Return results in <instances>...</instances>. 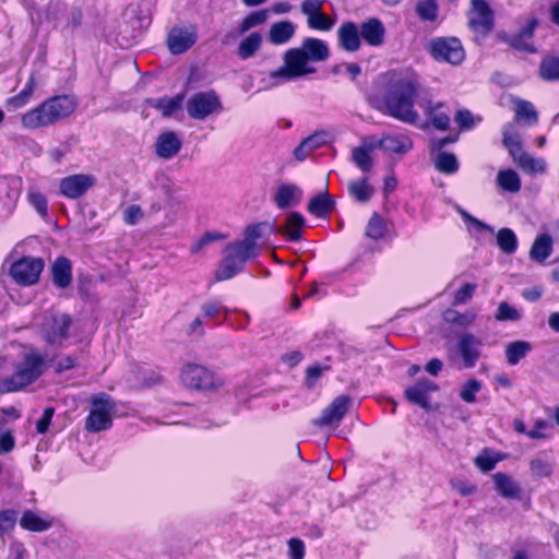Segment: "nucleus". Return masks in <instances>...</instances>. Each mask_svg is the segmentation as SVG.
Masks as SVG:
<instances>
[{"label":"nucleus","instance_id":"nucleus-53","mask_svg":"<svg viewBox=\"0 0 559 559\" xmlns=\"http://www.w3.org/2000/svg\"><path fill=\"white\" fill-rule=\"evenodd\" d=\"M263 224L248 226L245 230V237L238 241L240 245L252 248L253 252L258 253L257 241L261 238V227Z\"/></svg>","mask_w":559,"mask_h":559},{"label":"nucleus","instance_id":"nucleus-36","mask_svg":"<svg viewBox=\"0 0 559 559\" xmlns=\"http://www.w3.org/2000/svg\"><path fill=\"white\" fill-rule=\"evenodd\" d=\"M262 35L258 32L250 33L247 37H245L239 46L237 53L240 59L247 60L253 57L261 48L262 45Z\"/></svg>","mask_w":559,"mask_h":559},{"label":"nucleus","instance_id":"nucleus-29","mask_svg":"<svg viewBox=\"0 0 559 559\" xmlns=\"http://www.w3.org/2000/svg\"><path fill=\"white\" fill-rule=\"evenodd\" d=\"M377 148L385 152L403 154L412 148V141L405 135H385L379 141H373Z\"/></svg>","mask_w":559,"mask_h":559},{"label":"nucleus","instance_id":"nucleus-49","mask_svg":"<svg viewBox=\"0 0 559 559\" xmlns=\"http://www.w3.org/2000/svg\"><path fill=\"white\" fill-rule=\"evenodd\" d=\"M540 76L546 81L559 80V58L546 57L539 66Z\"/></svg>","mask_w":559,"mask_h":559},{"label":"nucleus","instance_id":"nucleus-62","mask_svg":"<svg viewBox=\"0 0 559 559\" xmlns=\"http://www.w3.org/2000/svg\"><path fill=\"white\" fill-rule=\"evenodd\" d=\"M9 558L10 559H27L28 558V551L22 542L15 540L10 544Z\"/></svg>","mask_w":559,"mask_h":559},{"label":"nucleus","instance_id":"nucleus-32","mask_svg":"<svg viewBox=\"0 0 559 559\" xmlns=\"http://www.w3.org/2000/svg\"><path fill=\"white\" fill-rule=\"evenodd\" d=\"M301 198V190L294 185H282L277 188L274 201L278 209H287L298 203Z\"/></svg>","mask_w":559,"mask_h":559},{"label":"nucleus","instance_id":"nucleus-10","mask_svg":"<svg viewBox=\"0 0 559 559\" xmlns=\"http://www.w3.org/2000/svg\"><path fill=\"white\" fill-rule=\"evenodd\" d=\"M186 110L190 118L205 120L214 114H219L223 106L219 96L214 91L199 92L189 97Z\"/></svg>","mask_w":559,"mask_h":559},{"label":"nucleus","instance_id":"nucleus-59","mask_svg":"<svg viewBox=\"0 0 559 559\" xmlns=\"http://www.w3.org/2000/svg\"><path fill=\"white\" fill-rule=\"evenodd\" d=\"M17 512L11 509L0 512V531H8L14 527Z\"/></svg>","mask_w":559,"mask_h":559},{"label":"nucleus","instance_id":"nucleus-5","mask_svg":"<svg viewBox=\"0 0 559 559\" xmlns=\"http://www.w3.org/2000/svg\"><path fill=\"white\" fill-rule=\"evenodd\" d=\"M46 362L41 355L28 353L23 364L17 367L13 374L0 379V392H16L36 381L45 371Z\"/></svg>","mask_w":559,"mask_h":559},{"label":"nucleus","instance_id":"nucleus-14","mask_svg":"<svg viewBox=\"0 0 559 559\" xmlns=\"http://www.w3.org/2000/svg\"><path fill=\"white\" fill-rule=\"evenodd\" d=\"M323 0H304L300 11L307 16L309 28L320 32H329L335 25V20L322 11Z\"/></svg>","mask_w":559,"mask_h":559},{"label":"nucleus","instance_id":"nucleus-8","mask_svg":"<svg viewBox=\"0 0 559 559\" xmlns=\"http://www.w3.org/2000/svg\"><path fill=\"white\" fill-rule=\"evenodd\" d=\"M181 383L191 390H216L224 385V380L210 369L198 364H186L180 371Z\"/></svg>","mask_w":559,"mask_h":559},{"label":"nucleus","instance_id":"nucleus-17","mask_svg":"<svg viewBox=\"0 0 559 559\" xmlns=\"http://www.w3.org/2000/svg\"><path fill=\"white\" fill-rule=\"evenodd\" d=\"M350 404L352 400L347 395L335 397L332 403L323 409L322 415L313 420V424L319 427H337L347 414Z\"/></svg>","mask_w":559,"mask_h":559},{"label":"nucleus","instance_id":"nucleus-39","mask_svg":"<svg viewBox=\"0 0 559 559\" xmlns=\"http://www.w3.org/2000/svg\"><path fill=\"white\" fill-rule=\"evenodd\" d=\"M347 189L349 195L360 203L368 202L374 192L367 178L352 180L348 182Z\"/></svg>","mask_w":559,"mask_h":559},{"label":"nucleus","instance_id":"nucleus-38","mask_svg":"<svg viewBox=\"0 0 559 559\" xmlns=\"http://www.w3.org/2000/svg\"><path fill=\"white\" fill-rule=\"evenodd\" d=\"M537 21L531 20L527 23V25L521 29L519 34L512 37L510 41L511 46L519 50L535 52V48L530 43V39L533 37Z\"/></svg>","mask_w":559,"mask_h":559},{"label":"nucleus","instance_id":"nucleus-6","mask_svg":"<svg viewBox=\"0 0 559 559\" xmlns=\"http://www.w3.org/2000/svg\"><path fill=\"white\" fill-rule=\"evenodd\" d=\"M257 255L252 248L242 246L237 241L228 243L225 248L224 259L215 273V280L222 282L234 277L243 270L249 260Z\"/></svg>","mask_w":559,"mask_h":559},{"label":"nucleus","instance_id":"nucleus-23","mask_svg":"<svg viewBox=\"0 0 559 559\" xmlns=\"http://www.w3.org/2000/svg\"><path fill=\"white\" fill-rule=\"evenodd\" d=\"M197 36L193 32L182 28H174L167 39L168 48L174 55L187 51L195 43Z\"/></svg>","mask_w":559,"mask_h":559},{"label":"nucleus","instance_id":"nucleus-18","mask_svg":"<svg viewBox=\"0 0 559 559\" xmlns=\"http://www.w3.org/2000/svg\"><path fill=\"white\" fill-rule=\"evenodd\" d=\"M469 25L475 31L489 33L493 26V14L487 2L484 0H473L469 12Z\"/></svg>","mask_w":559,"mask_h":559},{"label":"nucleus","instance_id":"nucleus-7","mask_svg":"<svg viewBox=\"0 0 559 559\" xmlns=\"http://www.w3.org/2000/svg\"><path fill=\"white\" fill-rule=\"evenodd\" d=\"M91 403L92 408L85 420V429L91 432L108 430L112 426L115 402L108 394L100 393L92 396Z\"/></svg>","mask_w":559,"mask_h":559},{"label":"nucleus","instance_id":"nucleus-16","mask_svg":"<svg viewBox=\"0 0 559 559\" xmlns=\"http://www.w3.org/2000/svg\"><path fill=\"white\" fill-rule=\"evenodd\" d=\"M418 106L435 129L440 131L449 129L451 110L444 103L435 102L429 97H419Z\"/></svg>","mask_w":559,"mask_h":559},{"label":"nucleus","instance_id":"nucleus-9","mask_svg":"<svg viewBox=\"0 0 559 559\" xmlns=\"http://www.w3.org/2000/svg\"><path fill=\"white\" fill-rule=\"evenodd\" d=\"M72 318L62 312L49 313L40 325L41 338L52 347L61 348L70 337Z\"/></svg>","mask_w":559,"mask_h":559},{"label":"nucleus","instance_id":"nucleus-57","mask_svg":"<svg viewBox=\"0 0 559 559\" xmlns=\"http://www.w3.org/2000/svg\"><path fill=\"white\" fill-rule=\"evenodd\" d=\"M476 285L466 283L454 295V305H462L467 302L474 295Z\"/></svg>","mask_w":559,"mask_h":559},{"label":"nucleus","instance_id":"nucleus-50","mask_svg":"<svg viewBox=\"0 0 559 559\" xmlns=\"http://www.w3.org/2000/svg\"><path fill=\"white\" fill-rule=\"evenodd\" d=\"M385 231L386 227L382 217L377 213L372 214L366 227V236L373 240H378L385 235Z\"/></svg>","mask_w":559,"mask_h":559},{"label":"nucleus","instance_id":"nucleus-1","mask_svg":"<svg viewBox=\"0 0 559 559\" xmlns=\"http://www.w3.org/2000/svg\"><path fill=\"white\" fill-rule=\"evenodd\" d=\"M330 48L328 44L316 37H306L299 47L289 48L283 56L284 64L270 73L275 85L289 82L316 72L310 63L328 60Z\"/></svg>","mask_w":559,"mask_h":559},{"label":"nucleus","instance_id":"nucleus-55","mask_svg":"<svg viewBox=\"0 0 559 559\" xmlns=\"http://www.w3.org/2000/svg\"><path fill=\"white\" fill-rule=\"evenodd\" d=\"M202 312L207 318H216L224 314V321L228 320V309L219 302H206L202 306Z\"/></svg>","mask_w":559,"mask_h":559},{"label":"nucleus","instance_id":"nucleus-21","mask_svg":"<svg viewBox=\"0 0 559 559\" xmlns=\"http://www.w3.org/2000/svg\"><path fill=\"white\" fill-rule=\"evenodd\" d=\"M182 141L174 131L162 132L155 143V152L158 157L170 159L181 150Z\"/></svg>","mask_w":559,"mask_h":559},{"label":"nucleus","instance_id":"nucleus-48","mask_svg":"<svg viewBox=\"0 0 559 559\" xmlns=\"http://www.w3.org/2000/svg\"><path fill=\"white\" fill-rule=\"evenodd\" d=\"M476 319V313L473 311H466L460 313L456 310L448 309L443 312V320L448 323L456 324L463 328L471 325Z\"/></svg>","mask_w":559,"mask_h":559},{"label":"nucleus","instance_id":"nucleus-22","mask_svg":"<svg viewBox=\"0 0 559 559\" xmlns=\"http://www.w3.org/2000/svg\"><path fill=\"white\" fill-rule=\"evenodd\" d=\"M361 39L372 47H379L384 43L385 27L377 17L366 20L359 26Z\"/></svg>","mask_w":559,"mask_h":559},{"label":"nucleus","instance_id":"nucleus-54","mask_svg":"<svg viewBox=\"0 0 559 559\" xmlns=\"http://www.w3.org/2000/svg\"><path fill=\"white\" fill-rule=\"evenodd\" d=\"M481 389L480 381L469 379L462 388L460 397L466 403H474L476 401V393Z\"/></svg>","mask_w":559,"mask_h":559},{"label":"nucleus","instance_id":"nucleus-63","mask_svg":"<svg viewBox=\"0 0 559 559\" xmlns=\"http://www.w3.org/2000/svg\"><path fill=\"white\" fill-rule=\"evenodd\" d=\"M53 413L55 411L52 407H47L44 411L41 418L36 424L37 432L45 433L48 430Z\"/></svg>","mask_w":559,"mask_h":559},{"label":"nucleus","instance_id":"nucleus-3","mask_svg":"<svg viewBox=\"0 0 559 559\" xmlns=\"http://www.w3.org/2000/svg\"><path fill=\"white\" fill-rule=\"evenodd\" d=\"M76 107L78 102L72 95L52 96L24 112L21 116V124L27 130L47 128L68 118Z\"/></svg>","mask_w":559,"mask_h":559},{"label":"nucleus","instance_id":"nucleus-43","mask_svg":"<svg viewBox=\"0 0 559 559\" xmlns=\"http://www.w3.org/2000/svg\"><path fill=\"white\" fill-rule=\"evenodd\" d=\"M497 245L507 254H512L518 249V238L510 228H501L497 234Z\"/></svg>","mask_w":559,"mask_h":559},{"label":"nucleus","instance_id":"nucleus-60","mask_svg":"<svg viewBox=\"0 0 559 559\" xmlns=\"http://www.w3.org/2000/svg\"><path fill=\"white\" fill-rule=\"evenodd\" d=\"M223 238V235L219 233H205L192 247V252L197 253L201 251L209 243L219 240Z\"/></svg>","mask_w":559,"mask_h":559},{"label":"nucleus","instance_id":"nucleus-47","mask_svg":"<svg viewBox=\"0 0 559 559\" xmlns=\"http://www.w3.org/2000/svg\"><path fill=\"white\" fill-rule=\"evenodd\" d=\"M267 10H260L249 13L239 24L238 33L242 35L251 28L262 25L267 20Z\"/></svg>","mask_w":559,"mask_h":559},{"label":"nucleus","instance_id":"nucleus-44","mask_svg":"<svg viewBox=\"0 0 559 559\" xmlns=\"http://www.w3.org/2000/svg\"><path fill=\"white\" fill-rule=\"evenodd\" d=\"M415 11L424 22H436L439 16V7L436 0L418 1Z\"/></svg>","mask_w":559,"mask_h":559},{"label":"nucleus","instance_id":"nucleus-42","mask_svg":"<svg viewBox=\"0 0 559 559\" xmlns=\"http://www.w3.org/2000/svg\"><path fill=\"white\" fill-rule=\"evenodd\" d=\"M435 167L440 173L452 175L457 171L459 162L454 154L440 151L435 157Z\"/></svg>","mask_w":559,"mask_h":559},{"label":"nucleus","instance_id":"nucleus-11","mask_svg":"<svg viewBox=\"0 0 559 559\" xmlns=\"http://www.w3.org/2000/svg\"><path fill=\"white\" fill-rule=\"evenodd\" d=\"M429 53L437 61H444L451 64H460L465 52L461 41L455 37H437L429 43Z\"/></svg>","mask_w":559,"mask_h":559},{"label":"nucleus","instance_id":"nucleus-52","mask_svg":"<svg viewBox=\"0 0 559 559\" xmlns=\"http://www.w3.org/2000/svg\"><path fill=\"white\" fill-rule=\"evenodd\" d=\"M27 200L41 217H46L48 215V202L41 192L35 189L29 190L27 193Z\"/></svg>","mask_w":559,"mask_h":559},{"label":"nucleus","instance_id":"nucleus-46","mask_svg":"<svg viewBox=\"0 0 559 559\" xmlns=\"http://www.w3.org/2000/svg\"><path fill=\"white\" fill-rule=\"evenodd\" d=\"M545 453H542L531 460L530 471L535 477H549L554 472V462L543 457Z\"/></svg>","mask_w":559,"mask_h":559},{"label":"nucleus","instance_id":"nucleus-27","mask_svg":"<svg viewBox=\"0 0 559 559\" xmlns=\"http://www.w3.org/2000/svg\"><path fill=\"white\" fill-rule=\"evenodd\" d=\"M53 284L59 288H67L72 282V264L66 257L56 259L51 266Z\"/></svg>","mask_w":559,"mask_h":559},{"label":"nucleus","instance_id":"nucleus-24","mask_svg":"<svg viewBox=\"0 0 559 559\" xmlns=\"http://www.w3.org/2000/svg\"><path fill=\"white\" fill-rule=\"evenodd\" d=\"M329 142V134L325 131L314 132L306 138L295 150L294 156L297 160L304 162L313 151Z\"/></svg>","mask_w":559,"mask_h":559},{"label":"nucleus","instance_id":"nucleus-56","mask_svg":"<svg viewBox=\"0 0 559 559\" xmlns=\"http://www.w3.org/2000/svg\"><path fill=\"white\" fill-rule=\"evenodd\" d=\"M289 559H304L306 554L305 543L299 538H290L287 542Z\"/></svg>","mask_w":559,"mask_h":559},{"label":"nucleus","instance_id":"nucleus-13","mask_svg":"<svg viewBox=\"0 0 559 559\" xmlns=\"http://www.w3.org/2000/svg\"><path fill=\"white\" fill-rule=\"evenodd\" d=\"M483 343L472 333H463L459 336L454 348L449 349L450 357H461L465 368H473L480 357Z\"/></svg>","mask_w":559,"mask_h":559},{"label":"nucleus","instance_id":"nucleus-34","mask_svg":"<svg viewBox=\"0 0 559 559\" xmlns=\"http://www.w3.org/2000/svg\"><path fill=\"white\" fill-rule=\"evenodd\" d=\"M552 251V240L547 234L536 237L530 250V258L536 262H544Z\"/></svg>","mask_w":559,"mask_h":559},{"label":"nucleus","instance_id":"nucleus-37","mask_svg":"<svg viewBox=\"0 0 559 559\" xmlns=\"http://www.w3.org/2000/svg\"><path fill=\"white\" fill-rule=\"evenodd\" d=\"M183 102V95L178 94L174 97H162V98H152L147 99V104L151 107L156 108L162 112L163 116L169 117L176 110H178Z\"/></svg>","mask_w":559,"mask_h":559},{"label":"nucleus","instance_id":"nucleus-31","mask_svg":"<svg viewBox=\"0 0 559 559\" xmlns=\"http://www.w3.org/2000/svg\"><path fill=\"white\" fill-rule=\"evenodd\" d=\"M35 90H36V81H35V78L32 75V76H29V79L27 80L24 87L22 88V91L19 94H16L12 97H9L7 99V102H5L7 108L9 110L14 111V110L25 107L31 102Z\"/></svg>","mask_w":559,"mask_h":559},{"label":"nucleus","instance_id":"nucleus-45","mask_svg":"<svg viewBox=\"0 0 559 559\" xmlns=\"http://www.w3.org/2000/svg\"><path fill=\"white\" fill-rule=\"evenodd\" d=\"M515 104V119L525 120L528 124H535L538 119L534 105L527 100L518 99Z\"/></svg>","mask_w":559,"mask_h":559},{"label":"nucleus","instance_id":"nucleus-61","mask_svg":"<svg viewBox=\"0 0 559 559\" xmlns=\"http://www.w3.org/2000/svg\"><path fill=\"white\" fill-rule=\"evenodd\" d=\"M455 122L461 129H471L474 126V117L469 110H459L454 116Z\"/></svg>","mask_w":559,"mask_h":559},{"label":"nucleus","instance_id":"nucleus-15","mask_svg":"<svg viewBox=\"0 0 559 559\" xmlns=\"http://www.w3.org/2000/svg\"><path fill=\"white\" fill-rule=\"evenodd\" d=\"M96 182V177L91 174L70 175L60 180L59 193L67 199L75 200L95 187Z\"/></svg>","mask_w":559,"mask_h":559},{"label":"nucleus","instance_id":"nucleus-41","mask_svg":"<svg viewBox=\"0 0 559 559\" xmlns=\"http://www.w3.org/2000/svg\"><path fill=\"white\" fill-rule=\"evenodd\" d=\"M498 186L507 192L515 193L521 189V180L513 169L500 170L497 176Z\"/></svg>","mask_w":559,"mask_h":559},{"label":"nucleus","instance_id":"nucleus-25","mask_svg":"<svg viewBox=\"0 0 559 559\" xmlns=\"http://www.w3.org/2000/svg\"><path fill=\"white\" fill-rule=\"evenodd\" d=\"M376 148V143L369 139H362V145L353 148L352 159L361 171L369 173L372 169L373 160L370 153Z\"/></svg>","mask_w":559,"mask_h":559},{"label":"nucleus","instance_id":"nucleus-30","mask_svg":"<svg viewBox=\"0 0 559 559\" xmlns=\"http://www.w3.org/2000/svg\"><path fill=\"white\" fill-rule=\"evenodd\" d=\"M20 525L22 528L29 532H44L52 526V519L48 515L40 516L37 513L27 510L22 514Z\"/></svg>","mask_w":559,"mask_h":559},{"label":"nucleus","instance_id":"nucleus-33","mask_svg":"<svg viewBox=\"0 0 559 559\" xmlns=\"http://www.w3.org/2000/svg\"><path fill=\"white\" fill-rule=\"evenodd\" d=\"M305 226V218L297 212L287 215L286 224L278 227V233L285 235L290 241H297L301 238V229Z\"/></svg>","mask_w":559,"mask_h":559},{"label":"nucleus","instance_id":"nucleus-28","mask_svg":"<svg viewBox=\"0 0 559 559\" xmlns=\"http://www.w3.org/2000/svg\"><path fill=\"white\" fill-rule=\"evenodd\" d=\"M296 25L290 21L273 23L269 31V41L273 45H285L295 36Z\"/></svg>","mask_w":559,"mask_h":559},{"label":"nucleus","instance_id":"nucleus-35","mask_svg":"<svg viewBox=\"0 0 559 559\" xmlns=\"http://www.w3.org/2000/svg\"><path fill=\"white\" fill-rule=\"evenodd\" d=\"M334 209V201L328 190L313 197L308 203V212L317 217H323Z\"/></svg>","mask_w":559,"mask_h":559},{"label":"nucleus","instance_id":"nucleus-51","mask_svg":"<svg viewBox=\"0 0 559 559\" xmlns=\"http://www.w3.org/2000/svg\"><path fill=\"white\" fill-rule=\"evenodd\" d=\"M522 313L520 310H518L515 307L510 305L507 301H502L498 305V309L495 316V319L497 321H512L516 322L521 320Z\"/></svg>","mask_w":559,"mask_h":559},{"label":"nucleus","instance_id":"nucleus-20","mask_svg":"<svg viewBox=\"0 0 559 559\" xmlns=\"http://www.w3.org/2000/svg\"><path fill=\"white\" fill-rule=\"evenodd\" d=\"M338 46L347 51L355 52L361 46V35L359 26L354 22H344L337 31Z\"/></svg>","mask_w":559,"mask_h":559},{"label":"nucleus","instance_id":"nucleus-12","mask_svg":"<svg viewBox=\"0 0 559 559\" xmlns=\"http://www.w3.org/2000/svg\"><path fill=\"white\" fill-rule=\"evenodd\" d=\"M43 270V259L24 257L11 265L10 275L17 284L31 286L38 282Z\"/></svg>","mask_w":559,"mask_h":559},{"label":"nucleus","instance_id":"nucleus-19","mask_svg":"<svg viewBox=\"0 0 559 559\" xmlns=\"http://www.w3.org/2000/svg\"><path fill=\"white\" fill-rule=\"evenodd\" d=\"M437 389L438 386L435 382L428 379H423L405 390V397L409 403L428 409L429 395L431 392L437 391Z\"/></svg>","mask_w":559,"mask_h":559},{"label":"nucleus","instance_id":"nucleus-64","mask_svg":"<svg viewBox=\"0 0 559 559\" xmlns=\"http://www.w3.org/2000/svg\"><path fill=\"white\" fill-rule=\"evenodd\" d=\"M475 464L483 472H489L495 468V466L497 464V460H495L493 457H491L488 454H481L475 459Z\"/></svg>","mask_w":559,"mask_h":559},{"label":"nucleus","instance_id":"nucleus-26","mask_svg":"<svg viewBox=\"0 0 559 559\" xmlns=\"http://www.w3.org/2000/svg\"><path fill=\"white\" fill-rule=\"evenodd\" d=\"M495 489L507 499H516L520 497L521 487L516 480L506 473H496L492 475Z\"/></svg>","mask_w":559,"mask_h":559},{"label":"nucleus","instance_id":"nucleus-2","mask_svg":"<svg viewBox=\"0 0 559 559\" xmlns=\"http://www.w3.org/2000/svg\"><path fill=\"white\" fill-rule=\"evenodd\" d=\"M417 96V84L413 80L393 79L386 86L380 109L397 120L415 124L419 119V115L414 108Z\"/></svg>","mask_w":559,"mask_h":559},{"label":"nucleus","instance_id":"nucleus-40","mask_svg":"<svg viewBox=\"0 0 559 559\" xmlns=\"http://www.w3.org/2000/svg\"><path fill=\"white\" fill-rule=\"evenodd\" d=\"M532 349V345L526 341H515L508 344L506 348L507 361L511 366H515Z\"/></svg>","mask_w":559,"mask_h":559},{"label":"nucleus","instance_id":"nucleus-4","mask_svg":"<svg viewBox=\"0 0 559 559\" xmlns=\"http://www.w3.org/2000/svg\"><path fill=\"white\" fill-rule=\"evenodd\" d=\"M502 142L511 155L514 164L525 174L535 176L547 170L544 158L534 157L523 150L521 136L513 123H507L502 128Z\"/></svg>","mask_w":559,"mask_h":559},{"label":"nucleus","instance_id":"nucleus-58","mask_svg":"<svg viewBox=\"0 0 559 559\" xmlns=\"http://www.w3.org/2000/svg\"><path fill=\"white\" fill-rule=\"evenodd\" d=\"M143 217V211L139 205H130L123 211V222L135 225Z\"/></svg>","mask_w":559,"mask_h":559}]
</instances>
